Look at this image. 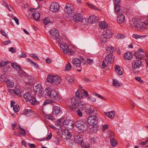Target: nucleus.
<instances>
[{
	"label": "nucleus",
	"mask_w": 148,
	"mask_h": 148,
	"mask_svg": "<svg viewBox=\"0 0 148 148\" xmlns=\"http://www.w3.org/2000/svg\"><path fill=\"white\" fill-rule=\"evenodd\" d=\"M71 68V65L70 63L69 62L65 66V70L66 71H69Z\"/></svg>",
	"instance_id": "nucleus-46"
},
{
	"label": "nucleus",
	"mask_w": 148,
	"mask_h": 148,
	"mask_svg": "<svg viewBox=\"0 0 148 148\" xmlns=\"http://www.w3.org/2000/svg\"><path fill=\"white\" fill-rule=\"evenodd\" d=\"M33 114L32 111L31 110H26L23 112V114L27 116H29Z\"/></svg>",
	"instance_id": "nucleus-29"
},
{
	"label": "nucleus",
	"mask_w": 148,
	"mask_h": 148,
	"mask_svg": "<svg viewBox=\"0 0 148 148\" xmlns=\"http://www.w3.org/2000/svg\"><path fill=\"white\" fill-rule=\"evenodd\" d=\"M32 16L34 19L36 21H38L40 20V15L38 11H36L35 12H34Z\"/></svg>",
	"instance_id": "nucleus-26"
},
{
	"label": "nucleus",
	"mask_w": 148,
	"mask_h": 148,
	"mask_svg": "<svg viewBox=\"0 0 148 148\" xmlns=\"http://www.w3.org/2000/svg\"><path fill=\"white\" fill-rule=\"evenodd\" d=\"M148 143V139H147L145 141L142 142L140 143L141 145H145Z\"/></svg>",
	"instance_id": "nucleus-60"
},
{
	"label": "nucleus",
	"mask_w": 148,
	"mask_h": 148,
	"mask_svg": "<svg viewBox=\"0 0 148 148\" xmlns=\"http://www.w3.org/2000/svg\"><path fill=\"white\" fill-rule=\"evenodd\" d=\"M9 51H10L14 53H15L16 51V50L13 47H11L9 49Z\"/></svg>",
	"instance_id": "nucleus-56"
},
{
	"label": "nucleus",
	"mask_w": 148,
	"mask_h": 148,
	"mask_svg": "<svg viewBox=\"0 0 148 148\" xmlns=\"http://www.w3.org/2000/svg\"><path fill=\"white\" fill-rule=\"evenodd\" d=\"M114 7L115 11L116 13H117L118 14H121L120 12V10L119 7L120 4L116 3Z\"/></svg>",
	"instance_id": "nucleus-33"
},
{
	"label": "nucleus",
	"mask_w": 148,
	"mask_h": 148,
	"mask_svg": "<svg viewBox=\"0 0 148 148\" xmlns=\"http://www.w3.org/2000/svg\"><path fill=\"white\" fill-rule=\"evenodd\" d=\"M13 109L15 113L17 112L20 110L19 106L17 105H14L13 107Z\"/></svg>",
	"instance_id": "nucleus-42"
},
{
	"label": "nucleus",
	"mask_w": 148,
	"mask_h": 148,
	"mask_svg": "<svg viewBox=\"0 0 148 148\" xmlns=\"http://www.w3.org/2000/svg\"><path fill=\"white\" fill-rule=\"evenodd\" d=\"M65 78L70 83L72 82L74 80L73 77L71 76L66 75Z\"/></svg>",
	"instance_id": "nucleus-38"
},
{
	"label": "nucleus",
	"mask_w": 148,
	"mask_h": 148,
	"mask_svg": "<svg viewBox=\"0 0 148 148\" xmlns=\"http://www.w3.org/2000/svg\"><path fill=\"white\" fill-rule=\"evenodd\" d=\"M20 56L21 58H26L27 56L26 54L23 52H22L20 55Z\"/></svg>",
	"instance_id": "nucleus-52"
},
{
	"label": "nucleus",
	"mask_w": 148,
	"mask_h": 148,
	"mask_svg": "<svg viewBox=\"0 0 148 148\" xmlns=\"http://www.w3.org/2000/svg\"><path fill=\"white\" fill-rule=\"evenodd\" d=\"M117 16V21L119 23H121L124 22L125 21V17L124 15L121 12V14H118Z\"/></svg>",
	"instance_id": "nucleus-21"
},
{
	"label": "nucleus",
	"mask_w": 148,
	"mask_h": 148,
	"mask_svg": "<svg viewBox=\"0 0 148 148\" xmlns=\"http://www.w3.org/2000/svg\"><path fill=\"white\" fill-rule=\"evenodd\" d=\"M61 110L60 107L55 106H53V114L57 115L59 114Z\"/></svg>",
	"instance_id": "nucleus-24"
},
{
	"label": "nucleus",
	"mask_w": 148,
	"mask_h": 148,
	"mask_svg": "<svg viewBox=\"0 0 148 148\" xmlns=\"http://www.w3.org/2000/svg\"><path fill=\"white\" fill-rule=\"evenodd\" d=\"M88 5H89L90 7L92 9H95L96 10H98L97 8L95 7L94 5L92 4L90 5L88 4Z\"/></svg>",
	"instance_id": "nucleus-59"
},
{
	"label": "nucleus",
	"mask_w": 148,
	"mask_h": 148,
	"mask_svg": "<svg viewBox=\"0 0 148 148\" xmlns=\"http://www.w3.org/2000/svg\"><path fill=\"white\" fill-rule=\"evenodd\" d=\"M63 125L65 128L67 129H71L73 126V121L66 119L63 123Z\"/></svg>",
	"instance_id": "nucleus-8"
},
{
	"label": "nucleus",
	"mask_w": 148,
	"mask_h": 148,
	"mask_svg": "<svg viewBox=\"0 0 148 148\" xmlns=\"http://www.w3.org/2000/svg\"><path fill=\"white\" fill-rule=\"evenodd\" d=\"M133 37L136 39L137 38H142L144 37V36H140L135 34H133L132 36Z\"/></svg>",
	"instance_id": "nucleus-44"
},
{
	"label": "nucleus",
	"mask_w": 148,
	"mask_h": 148,
	"mask_svg": "<svg viewBox=\"0 0 148 148\" xmlns=\"http://www.w3.org/2000/svg\"><path fill=\"white\" fill-rule=\"evenodd\" d=\"M50 10L53 12H58L59 9V5L57 2L52 3L50 7Z\"/></svg>",
	"instance_id": "nucleus-13"
},
{
	"label": "nucleus",
	"mask_w": 148,
	"mask_h": 148,
	"mask_svg": "<svg viewBox=\"0 0 148 148\" xmlns=\"http://www.w3.org/2000/svg\"><path fill=\"white\" fill-rule=\"evenodd\" d=\"M43 114L45 117L47 119L51 120H53L54 119V118L51 114H47L45 113H43Z\"/></svg>",
	"instance_id": "nucleus-35"
},
{
	"label": "nucleus",
	"mask_w": 148,
	"mask_h": 148,
	"mask_svg": "<svg viewBox=\"0 0 148 148\" xmlns=\"http://www.w3.org/2000/svg\"><path fill=\"white\" fill-rule=\"evenodd\" d=\"M105 114L107 117L112 119L115 116V113L114 111H111L109 112L105 113Z\"/></svg>",
	"instance_id": "nucleus-28"
},
{
	"label": "nucleus",
	"mask_w": 148,
	"mask_h": 148,
	"mask_svg": "<svg viewBox=\"0 0 148 148\" xmlns=\"http://www.w3.org/2000/svg\"><path fill=\"white\" fill-rule=\"evenodd\" d=\"M86 113L89 115H91L94 111L92 109L90 108H88L85 110Z\"/></svg>",
	"instance_id": "nucleus-40"
},
{
	"label": "nucleus",
	"mask_w": 148,
	"mask_h": 148,
	"mask_svg": "<svg viewBox=\"0 0 148 148\" xmlns=\"http://www.w3.org/2000/svg\"><path fill=\"white\" fill-rule=\"evenodd\" d=\"M8 91L10 93H11L12 95L15 94V90L12 89H8Z\"/></svg>",
	"instance_id": "nucleus-50"
},
{
	"label": "nucleus",
	"mask_w": 148,
	"mask_h": 148,
	"mask_svg": "<svg viewBox=\"0 0 148 148\" xmlns=\"http://www.w3.org/2000/svg\"><path fill=\"white\" fill-rule=\"evenodd\" d=\"M113 85L115 87H117L120 86V84L118 81L114 79H113Z\"/></svg>",
	"instance_id": "nucleus-39"
},
{
	"label": "nucleus",
	"mask_w": 148,
	"mask_h": 148,
	"mask_svg": "<svg viewBox=\"0 0 148 148\" xmlns=\"http://www.w3.org/2000/svg\"><path fill=\"white\" fill-rule=\"evenodd\" d=\"M98 20V17L95 15L90 16L88 18V21L92 23H96Z\"/></svg>",
	"instance_id": "nucleus-22"
},
{
	"label": "nucleus",
	"mask_w": 148,
	"mask_h": 148,
	"mask_svg": "<svg viewBox=\"0 0 148 148\" xmlns=\"http://www.w3.org/2000/svg\"><path fill=\"white\" fill-rule=\"evenodd\" d=\"M15 94L19 96H21L20 95L22 92V90L21 89H17L15 90Z\"/></svg>",
	"instance_id": "nucleus-48"
},
{
	"label": "nucleus",
	"mask_w": 148,
	"mask_h": 148,
	"mask_svg": "<svg viewBox=\"0 0 148 148\" xmlns=\"http://www.w3.org/2000/svg\"><path fill=\"white\" fill-rule=\"evenodd\" d=\"M34 90L36 92H38L40 96H42L43 88L39 84H37L34 87Z\"/></svg>",
	"instance_id": "nucleus-14"
},
{
	"label": "nucleus",
	"mask_w": 148,
	"mask_h": 148,
	"mask_svg": "<svg viewBox=\"0 0 148 148\" xmlns=\"http://www.w3.org/2000/svg\"><path fill=\"white\" fill-rule=\"evenodd\" d=\"M112 34V32L109 29H106L103 31V38L102 40V42L104 43L105 42L106 39L110 38Z\"/></svg>",
	"instance_id": "nucleus-7"
},
{
	"label": "nucleus",
	"mask_w": 148,
	"mask_h": 148,
	"mask_svg": "<svg viewBox=\"0 0 148 148\" xmlns=\"http://www.w3.org/2000/svg\"><path fill=\"white\" fill-rule=\"evenodd\" d=\"M57 41L58 43H60V42H62V38L60 36H59V37H58V38L57 39Z\"/></svg>",
	"instance_id": "nucleus-53"
},
{
	"label": "nucleus",
	"mask_w": 148,
	"mask_h": 148,
	"mask_svg": "<svg viewBox=\"0 0 148 148\" xmlns=\"http://www.w3.org/2000/svg\"><path fill=\"white\" fill-rule=\"evenodd\" d=\"M142 64V62L139 60H136L134 61L132 63V68L135 70L138 69Z\"/></svg>",
	"instance_id": "nucleus-15"
},
{
	"label": "nucleus",
	"mask_w": 148,
	"mask_h": 148,
	"mask_svg": "<svg viewBox=\"0 0 148 148\" xmlns=\"http://www.w3.org/2000/svg\"><path fill=\"white\" fill-rule=\"evenodd\" d=\"M1 34L2 35L4 36H5V37H7V34L4 30L1 31Z\"/></svg>",
	"instance_id": "nucleus-58"
},
{
	"label": "nucleus",
	"mask_w": 148,
	"mask_h": 148,
	"mask_svg": "<svg viewBox=\"0 0 148 148\" xmlns=\"http://www.w3.org/2000/svg\"><path fill=\"white\" fill-rule=\"evenodd\" d=\"M99 26L101 29H104L108 27L107 25L104 21L101 22L99 23Z\"/></svg>",
	"instance_id": "nucleus-32"
},
{
	"label": "nucleus",
	"mask_w": 148,
	"mask_h": 148,
	"mask_svg": "<svg viewBox=\"0 0 148 148\" xmlns=\"http://www.w3.org/2000/svg\"><path fill=\"white\" fill-rule=\"evenodd\" d=\"M47 80L48 82L51 83H53L55 84H58L61 81V77L57 75H49Z\"/></svg>",
	"instance_id": "nucleus-4"
},
{
	"label": "nucleus",
	"mask_w": 148,
	"mask_h": 148,
	"mask_svg": "<svg viewBox=\"0 0 148 148\" xmlns=\"http://www.w3.org/2000/svg\"><path fill=\"white\" fill-rule=\"evenodd\" d=\"M82 58H80V60L78 58H73L72 61V63L74 66L76 67H79L80 64L82 63Z\"/></svg>",
	"instance_id": "nucleus-18"
},
{
	"label": "nucleus",
	"mask_w": 148,
	"mask_h": 148,
	"mask_svg": "<svg viewBox=\"0 0 148 148\" xmlns=\"http://www.w3.org/2000/svg\"><path fill=\"white\" fill-rule=\"evenodd\" d=\"M98 122L97 118L95 116H91L89 117L88 119V123L92 125H96Z\"/></svg>",
	"instance_id": "nucleus-10"
},
{
	"label": "nucleus",
	"mask_w": 148,
	"mask_h": 148,
	"mask_svg": "<svg viewBox=\"0 0 148 148\" xmlns=\"http://www.w3.org/2000/svg\"><path fill=\"white\" fill-rule=\"evenodd\" d=\"M12 19L16 22L17 25H18L19 24L18 20L17 18L15 17Z\"/></svg>",
	"instance_id": "nucleus-62"
},
{
	"label": "nucleus",
	"mask_w": 148,
	"mask_h": 148,
	"mask_svg": "<svg viewBox=\"0 0 148 148\" xmlns=\"http://www.w3.org/2000/svg\"><path fill=\"white\" fill-rule=\"evenodd\" d=\"M74 8L72 5L67 3L64 8V11L66 13L70 15L74 12Z\"/></svg>",
	"instance_id": "nucleus-9"
},
{
	"label": "nucleus",
	"mask_w": 148,
	"mask_h": 148,
	"mask_svg": "<svg viewBox=\"0 0 148 148\" xmlns=\"http://www.w3.org/2000/svg\"><path fill=\"white\" fill-rule=\"evenodd\" d=\"M18 71V74L21 76L22 77L26 75V73L23 70H21V69Z\"/></svg>",
	"instance_id": "nucleus-43"
},
{
	"label": "nucleus",
	"mask_w": 148,
	"mask_h": 148,
	"mask_svg": "<svg viewBox=\"0 0 148 148\" xmlns=\"http://www.w3.org/2000/svg\"><path fill=\"white\" fill-rule=\"evenodd\" d=\"M145 57L144 56L143 54H139V55L138 56V58L137 59H139L141 60H142Z\"/></svg>",
	"instance_id": "nucleus-54"
},
{
	"label": "nucleus",
	"mask_w": 148,
	"mask_h": 148,
	"mask_svg": "<svg viewBox=\"0 0 148 148\" xmlns=\"http://www.w3.org/2000/svg\"><path fill=\"white\" fill-rule=\"evenodd\" d=\"M28 145L31 148H35L36 147V146L33 144L29 143Z\"/></svg>",
	"instance_id": "nucleus-64"
},
{
	"label": "nucleus",
	"mask_w": 148,
	"mask_h": 148,
	"mask_svg": "<svg viewBox=\"0 0 148 148\" xmlns=\"http://www.w3.org/2000/svg\"><path fill=\"white\" fill-rule=\"evenodd\" d=\"M133 56V53L131 52H127L124 54V59L126 60H130L132 57Z\"/></svg>",
	"instance_id": "nucleus-25"
},
{
	"label": "nucleus",
	"mask_w": 148,
	"mask_h": 148,
	"mask_svg": "<svg viewBox=\"0 0 148 148\" xmlns=\"http://www.w3.org/2000/svg\"><path fill=\"white\" fill-rule=\"evenodd\" d=\"M11 41L10 40H9L8 41H6L3 42L2 43V44L4 45H5L10 44L11 43Z\"/></svg>",
	"instance_id": "nucleus-55"
},
{
	"label": "nucleus",
	"mask_w": 148,
	"mask_h": 148,
	"mask_svg": "<svg viewBox=\"0 0 148 148\" xmlns=\"http://www.w3.org/2000/svg\"><path fill=\"white\" fill-rule=\"evenodd\" d=\"M55 103V102L54 101H52L51 99L46 100L43 103L44 105H45L48 104H53V103Z\"/></svg>",
	"instance_id": "nucleus-37"
},
{
	"label": "nucleus",
	"mask_w": 148,
	"mask_h": 148,
	"mask_svg": "<svg viewBox=\"0 0 148 148\" xmlns=\"http://www.w3.org/2000/svg\"><path fill=\"white\" fill-rule=\"evenodd\" d=\"M49 32L51 38L54 39H57L60 35L58 30L55 28H53L51 30L49 31Z\"/></svg>",
	"instance_id": "nucleus-11"
},
{
	"label": "nucleus",
	"mask_w": 148,
	"mask_h": 148,
	"mask_svg": "<svg viewBox=\"0 0 148 148\" xmlns=\"http://www.w3.org/2000/svg\"><path fill=\"white\" fill-rule=\"evenodd\" d=\"M60 48L62 52L65 54L69 55H73L75 54L74 51L71 49H69V46L66 43L61 44Z\"/></svg>",
	"instance_id": "nucleus-3"
},
{
	"label": "nucleus",
	"mask_w": 148,
	"mask_h": 148,
	"mask_svg": "<svg viewBox=\"0 0 148 148\" xmlns=\"http://www.w3.org/2000/svg\"><path fill=\"white\" fill-rule=\"evenodd\" d=\"M90 142L92 144H94L97 142L95 138H91L90 140Z\"/></svg>",
	"instance_id": "nucleus-63"
},
{
	"label": "nucleus",
	"mask_w": 148,
	"mask_h": 148,
	"mask_svg": "<svg viewBox=\"0 0 148 148\" xmlns=\"http://www.w3.org/2000/svg\"><path fill=\"white\" fill-rule=\"evenodd\" d=\"M6 83L7 87L8 88H12L14 86V83L12 81L8 80L6 81Z\"/></svg>",
	"instance_id": "nucleus-31"
},
{
	"label": "nucleus",
	"mask_w": 148,
	"mask_h": 148,
	"mask_svg": "<svg viewBox=\"0 0 148 148\" xmlns=\"http://www.w3.org/2000/svg\"><path fill=\"white\" fill-rule=\"evenodd\" d=\"M83 19V17L81 15L79 14H76L73 16V20L76 22L81 21Z\"/></svg>",
	"instance_id": "nucleus-20"
},
{
	"label": "nucleus",
	"mask_w": 148,
	"mask_h": 148,
	"mask_svg": "<svg viewBox=\"0 0 148 148\" xmlns=\"http://www.w3.org/2000/svg\"><path fill=\"white\" fill-rule=\"evenodd\" d=\"M52 91L51 90L50 88H46L43 94H42V96H44L46 98L49 97L51 94Z\"/></svg>",
	"instance_id": "nucleus-19"
},
{
	"label": "nucleus",
	"mask_w": 148,
	"mask_h": 148,
	"mask_svg": "<svg viewBox=\"0 0 148 148\" xmlns=\"http://www.w3.org/2000/svg\"><path fill=\"white\" fill-rule=\"evenodd\" d=\"M23 97L27 101H31L32 105H35L38 104V101L36 100L34 97H32L30 93H26L23 95Z\"/></svg>",
	"instance_id": "nucleus-5"
},
{
	"label": "nucleus",
	"mask_w": 148,
	"mask_h": 148,
	"mask_svg": "<svg viewBox=\"0 0 148 148\" xmlns=\"http://www.w3.org/2000/svg\"><path fill=\"white\" fill-rule=\"evenodd\" d=\"M110 144L112 147H115L117 145L116 140L114 138H111L110 140Z\"/></svg>",
	"instance_id": "nucleus-30"
},
{
	"label": "nucleus",
	"mask_w": 148,
	"mask_h": 148,
	"mask_svg": "<svg viewBox=\"0 0 148 148\" xmlns=\"http://www.w3.org/2000/svg\"><path fill=\"white\" fill-rule=\"evenodd\" d=\"M74 140L75 142L79 145H82L84 144L83 138L80 135H75Z\"/></svg>",
	"instance_id": "nucleus-12"
},
{
	"label": "nucleus",
	"mask_w": 148,
	"mask_h": 148,
	"mask_svg": "<svg viewBox=\"0 0 148 148\" xmlns=\"http://www.w3.org/2000/svg\"><path fill=\"white\" fill-rule=\"evenodd\" d=\"M76 113L79 116L81 117L82 116V113L79 109L77 110L76 111Z\"/></svg>",
	"instance_id": "nucleus-51"
},
{
	"label": "nucleus",
	"mask_w": 148,
	"mask_h": 148,
	"mask_svg": "<svg viewBox=\"0 0 148 148\" xmlns=\"http://www.w3.org/2000/svg\"><path fill=\"white\" fill-rule=\"evenodd\" d=\"M75 127L77 128L81 132H83L86 129L87 126L86 122L82 120L77 121L75 123Z\"/></svg>",
	"instance_id": "nucleus-6"
},
{
	"label": "nucleus",
	"mask_w": 148,
	"mask_h": 148,
	"mask_svg": "<svg viewBox=\"0 0 148 148\" xmlns=\"http://www.w3.org/2000/svg\"><path fill=\"white\" fill-rule=\"evenodd\" d=\"M114 57L111 54H109L105 58V61L107 63L111 64L114 61Z\"/></svg>",
	"instance_id": "nucleus-17"
},
{
	"label": "nucleus",
	"mask_w": 148,
	"mask_h": 148,
	"mask_svg": "<svg viewBox=\"0 0 148 148\" xmlns=\"http://www.w3.org/2000/svg\"><path fill=\"white\" fill-rule=\"evenodd\" d=\"M82 63L83 64L82 65L88 64H92L93 63V60L90 59H88L86 61L83 58H82Z\"/></svg>",
	"instance_id": "nucleus-27"
},
{
	"label": "nucleus",
	"mask_w": 148,
	"mask_h": 148,
	"mask_svg": "<svg viewBox=\"0 0 148 148\" xmlns=\"http://www.w3.org/2000/svg\"><path fill=\"white\" fill-rule=\"evenodd\" d=\"M11 65L14 69L17 70H19L21 69V68L20 66L19 65H17L15 63H12Z\"/></svg>",
	"instance_id": "nucleus-36"
},
{
	"label": "nucleus",
	"mask_w": 148,
	"mask_h": 148,
	"mask_svg": "<svg viewBox=\"0 0 148 148\" xmlns=\"http://www.w3.org/2000/svg\"><path fill=\"white\" fill-rule=\"evenodd\" d=\"M124 35L121 34H119L116 36V38L117 39H121L124 38Z\"/></svg>",
	"instance_id": "nucleus-49"
},
{
	"label": "nucleus",
	"mask_w": 148,
	"mask_h": 148,
	"mask_svg": "<svg viewBox=\"0 0 148 148\" xmlns=\"http://www.w3.org/2000/svg\"><path fill=\"white\" fill-rule=\"evenodd\" d=\"M62 137L64 139L68 140L71 137V135L70 132L67 130H63L62 131Z\"/></svg>",
	"instance_id": "nucleus-16"
},
{
	"label": "nucleus",
	"mask_w": 148,
	"mask_h": 148,
	"mask_svg": "<svg viewBox=\"0 0 148 148\" xmlns=\"http://www.w3.org/2000/svg\"><path fill=\"white\" fill-rule=\"evenodd\" d=\"M114 51L115 50L114 48L112 47H108L107 48V51L109 54H112V53L114 52Z\"/></svg>",
	"instance_id": "nucleus-34"
},
{
	"label": "nucleus",
	"mask_w": 148,
	"mask_h": 148,
	"mask_svg": "<svg viewBox=\"0 0 148 148\" xmlns=\"http://www.w3.org/2000/svg\"><path fill=\"white\" fill-rule=\"evenodd\" d=\"M8 64V62L7 61H3L1 62V66H5L6 65Z\"/></svg>",
	"instance_id": "nucleus-57"
},
{
	"label": "nucleus",
	"mask_w": 148,
	"mask_h": 148,
	"mask_svg": "<svg viewBox=\"0 0 148 148\" xmlns=\"http://www.w3.org/2000/svg\"><path fill=\"white\" fill-rule=\"evenodd\" d=\"M60 120H59L58 122H57V123L55 125L57 129L60 130L61 128V125H60Z\"/></svg>",
	"instance_id": "nucleus-45"
},
{
	"label": "nucleus",
	"mask_w": 148,
	"mask_h": 148,
	"mask_svg": "<svg viewBox=\"0 0 148 148\" xmlns=\"http://www.w3.org/2000/svg\"><path fill=\"white\" fill-rule=\"evenodd\" d=\"M130 25L132 26L135 27L138 31L142 32L147 29V26L148 25V23H147L139 22L137 18H134L130 23Z\"/></svg>",
	"instance_id": "nucleus-1"
},
{
	"label": "nucleus",
	"mask_w": 148,
	"mask_h": 148,
	"mask_svg": "<svg viewBox=\"0 0 148 148\" xmlns=\"http://www.w3.org/2000/svg\"><path fill=\"white\" fill-rule=\"evenodd\" d=\"M53 100H56L58 98V95L56 90L52 91L49 97Z\"/></svg>",
	"instance_id": "nucleus-23"
},
{
	"label": "nucleus",
	"mask_w": 148,
	"mask_h": 148,
	"mask_svg": "<svg viewBox=\"0 0 148 148\" xmlns=\"http://www.w3.org/2000/svg\"><path fill=\"white\" fill-rule=\"evenodd\" d=\"M32 57H33L36 60H39V59L38 58V56L35 54H33L32 56H31Z\"/></svg>",
	"instance_id": "nucleus-61"
},
{
	"label": "nucleus",
	"mask_w": 148,
	"mask_h": 148,
	"mask_svg": "<svg viewBox=\"0 0 148 148\" xmlns=\"http://www.w3.org/2000/svg\"><path fill=\"white\" fill-rule=\"evenodd\" d=\"M43 23L44 24L46 25L51 22L49 18H45L43 19Z\"/></svg>",
	"instance_id": "nucleus-41"
},
{
	"label": "nucleus",
	"mask_w": 148,
	"mask_h": 148,
	"mask_svg": "<svg viewBox=\"0 0 148 148\" xmlns=\"http://www.w3.org/2000/svg\"><path fill=\"white\" fill-rule=\"evenodd\" d=\"M71 102L72 104L74 106V107L71 106L70 108L73 110L75 109V107L76 108H80L81 110H83L85 107L86 103L82 101H80L75 97H74L71 99Z\"/></svg>",
	"instance_id": "nucleus-2"
},
{
	"label": "nucleus",
	"mask_w": 148,
	"mask_h": 148,
	"mask_svg": "<svg viewBox=\"0 0 148 148\" xmlns=\"http://www.w3.org/2000/svg\"><path fill=\"white\" fill-rule=\"evenodd\" d=\"M19 128H20L21 131V132L20 133V134H22L23 136H25L26 135V132L25 130L22 128L20 127H19Z\"/></svg>",
	"instance_id": "nucleus-47"
}]
</instances>
